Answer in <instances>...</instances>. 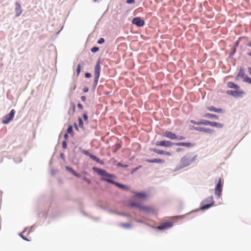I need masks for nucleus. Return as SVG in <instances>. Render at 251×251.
<instances>
[{"label":"nucleus","instance_id":"nucleus-1","mask_svg":"<svg viewBox=\"0 0 251 251\" xmlns=\"http://www.w3.org/2000/svg\"><path fill=\"white\" fill-rule=\"evenodd\" d=\"M92 169L95 172L97 173L99 175L103 176L100 178V180L102 181L107 182L106 180H113V179L115 178V176L114 175L108 173L102 169L96 167H93Z\"/></svg>","mask_w":251,"mask_h":251},{"label":"nucleus","instance_id":"nucleus-2","mask_svg":"<svg viewBox=\"0 0 251 251\" xmlns=\"http://www.w3.org/2000/svg\"><path fill=\"white\" fill-rule=\"evenodd\" d=\"M195 159V157L191 153H188L184 156L180 160V165L184 168L190 165Z\"/></svg>","mask_w":251,"mask_h":251},{"label":"nucleus","instance_id":"nucleus-3","mask_svg":"<svg viewBox=\"0 0 251 251\" xmlns=\"http://www.w3.org/2000/svg\"><path fill=\"white\" fill-rule=\"evenodd\" d=\"M100 59H99L98 61L97 62V63L96 64L95 67V80L94 82V85L95 87H96L98 82V80L100 77Z\"/></svg>","mask_w":251,"mask_h":251},{"label":"nucleus","instance_id":"nucleus-4","mask_svg":"<svg viewBox=\"0 0 251 251\" xmlns=\"http://www.w3.org/2000/svg\"><path fill=\"white\" fill-rule=\"evenodd\" d=\"M213 198L210 196L207 198L202 203L201 209L204 210L209 208L214 204Z\"/></svg>","mask_w":251,"mask_h":251},{"label":"nucleus","instance_id":"nucleus-5","mask_svg":"<svg viewBox=\"0 0 251 251\" xmlns=\"http://www.w3.org/2000/svg\"><path fill=\"white\" fill-rule=\"evenodd\" d=\"M15 114V110L12 109L9 113L4 116L2 119V123L4 124H8L13 119L14 115Z\"/></svg>","mask_w":251,"mask_h":251},{"label":"nucleus","instance_id":"nucleus-6","mask_svg":"<svg viewBox=\"0 0 251 251\" xmlns=\"http://www.w3.org/2000/svg\"><path fill=\"white\" fill-rule=\"evenodd\" d=\"M129 204L131 206H136L140 208V209L142 210L145 212H150L152 211V209L151 207L143 206L141 205L140 203L134 201H130Z\"/></svg>","mask_w":251,"mask_h":251},{"label":"nucleus","instance_id":"nucleus-7","mask_svg":"<svg viewBox=\"0 0 251 251\" xmlns=\"http://www.w3.org/2000/svg\"><path fill=\"white\" fill-rule=\"evenodd\" d=\"M222 188L223 185L222 184L221 179L219 178L215 189V194L218 198H219L221 195Z\"/></svg>","mask_w":251,"mask_h":251},{"label":"nucleus","instance_id":"nucleus-8","mask_svg":"<svg viewBox=\"0 0 251 251\" xmlns=\"http://www.w3.org/2000/svg\"><path fill=\"white\" fill-rule=\"evenodd\" d=\"M175 143L169 141H157L156 142L155 145L157 146H162V147H171L172 146H173Z\"/></svg>","mask_w":251,"mask_h":251},{"label":"nucleus","instance_id":"nucleus-9","mask_svg":"<svg viewBox=\"0 0 251 251\" xmlns=\"http://www.w3.org/2000/svg\"><path fill=\"white\" fill-rule=\"evenodd\" d=\"M132 23L137 26H143L145 25V22L140 17H136L133 19Z\"/></svg>","mask_w":251,"mask_h":251},{"label":"nucleus","instance_id":"nucleus-10","mask_svg":"<svg viewBox=\"0 0 251 251\" xmlns=\"http://www.w3.org/2000/svg\"><path fill=\"white\" fill-rule=\"evenodd\" d=\"M227 93L228 94H229L234 97H242L245 94L244 91L239 90H229L228 91Z\"/></svg>","mask_w":251,"mask_h":251},{"label":"nucleus","instance_id":"nucleus-11","mask_svg":"<svg viewBox=\"0 0 251 251\" xmlns=\"http://www.w3.org/2000/svg\"><path fill=\"white\" fill-rule=\"evenodd\" d=\"M173 226V223L171 222H167L163 223L162 225L159 226L157 228L159 230H163L168 228L171 227Z\"/></svg>","mask_w":251,"mask_h":251},{"label":"nucleus","instance_id":"nucleus-12","mask_svg":"<svg viewBox=\"0 0 251 251\" xmlns=\"http://www.w3.org/2000/svg\"><path fill=\"white\" fill-rule=\"evenodd\" d=\"M151 151H153L154 152L158 154H164L167 156H171L172 155V153L170 152L164 151L163 150H157L156 149H151Z\"/></svg>","mask_w":251,"mask_h":251},{"label":"nucleus","instance_id":"nucleus-13","mask_svg":"<svg viewBox=\"0 0 251 251\" xmlns=\"http://www.w3.org/2000/svg\"><path fill=\"white\" fill-rule=\"evenodd\" d=\"M163 136L171 139H176L177 138V136L175 134L168 131L164 133Z\"/></svg>","mask_w":251,"mask_h":251},{"label":"nucleus","instance_id":"nucleus-14","mask_svg":"<svg viewBox=\"0 0 251 251\" xmlns=\"http://www.w3.org/2000/svg\"><path fill=\"white\" fill-rule=\"evenodd\" d=\"M106 180L108 182L115 184V185L119 187V188H121L122 189H127V186L126 185H124L120 184L118 182H115L113 180L107 179Z\"/></svg>","mask_w":251,"mask_h":251},{"label":"nucleus","instance_id":"nucleus-15","mask_svg":"<svg viewBox=\"0 0 251 251\" xmlns=\"http://www.w3.org/2000/svg\"><path fill=\"white\" fill-rule=\"evenodd\" d=\"M15 13L16 16L18 17L21 15L22 13V10L21 8V6L19 3H16V8H15Z\"/></svg>","mask_w":251,"mask_h":251},{"label":"nucleus","instance_id":"nucleus-16","mask_svg":"<svg viewBox=\"0 0 251 251\" xmlns=\"http://www.w3.org/2000/svg\"><path fill=\"white\" fill-rule=\"evenodd\" d=\"M146 161L149 163H164L165 160L161 159H147Z\"/></svg>","mask_w":251,"mask_h":251},{"label":"nucleus","instance_id":"nucleus-17","mask_svg":"<svg viewBox=\"0 0 251 251\" xmlns=\"http://www.w3.org/2000/svg\"><path fill=\"white\" fill-rule=\"evenodd\" d=\"M135 196L137 198L144 200L147 198V195L145 193H138V192H134Z\"/></svg>","mask_w":251,"mask_h":251},{"label":"nucleus","instance_id":"nucleus-18","mask_svg":"<svg viewBox=\"0 0 251 251\" xmlns=\"http://www.w3.org/2000/svg\"><path fill=\"white\" fill-rule=\"evenodd\" d=\"M175 145H176V146H184V147H188V148H189V147H191L192 146V143H186V142L176 143H175Z\"/></svg>","mask_w":251,"mask_h":251},{"label":"nucleus","instance_id":"nucleus-19","mask_svg":"<svg viewBox=\"0 0 251 251\" xmlns=\"http://www.w3.org/2000/svg\"><path fill=\"white\" fill-rule=\"evenodd\" d=\"M197 130L200 131H203L209 133H211L213 132V130H212V129L205 127H199L197 128Z\"/></svg>","mask_w":251,"mask_h":251},{"label":"nucleus","instance_id":"nucleus-20","mask_svg":"<svg viewBox=\"0 0 251 251\" xmlns=\"http://www.w3.org/2000/svg\"><path fill=\"white\" fill-rule=\"evenodd\" d=\"M210 126H214L218 128H222L224 126L223 124L215 122H210Z\"/></svg>","mask_w":251,"mask_h":251},{"label":"nucleus","instance_id":"nucleus-21","mask_svg":"<svg viewBox=\"0 0 251 251\" xmlns=\"http://www.w3.org/2000/svg\"><path fill=\"white\" fill-rule=\"evenodd\" d=\"M245 75H245L244 69H240V71L238 73L237 75L236 76V79H238L239 78H244V77Z\"/></svg>","mask_w":251,"mask_h":251},{"label":"nucleus","instance_id":"nucleus-22","mask_svg":"<svg viewBox=\"0 0 251 251\" xmlns=\"http://www.w3.org/2000/svg\"><path fill=\"white\" fill-rule=\"evenodd\" d=\"M207 109L211 111H214L215 112L221 113L222 112V109L220 108H217L213 106H210L207 107Z\"/></svg>","mask_w":251,"mask_h":251},{"label":"nucleus","instance_id":"nucleus-23","mask_svg":"<svg viewBox=\"0 0 251 251\" xmlns=\"http://www.w3.org/2000/svg\"><path fill=\"white\" fill-rule=\"evenodd\" d=\"M89 157L92 159H93V160L95 161L96 162H97L98 163H99L101 164H102L103 163V161L100 160L98 157H97V156H95L94 155L90 154V155H89Z\"/></svg>","mask_w":251,"mask_h":251},{"label":"nucleus","instance_id":"nucleus-24","mask_svg":"<svg viewBox=\"0 0 251 251\" xmlns=\"http://www.w3.org/2000/svg\"><path fill=\"white\" fill-rule=\"evenodd\" d=\"M89 157L92 159H93V160L95 161L96 162H97L98 163H99L101 164H102L103 163V161L100 160L98 157H97V156H95L94 155L90 154V155H89Z\"/></svg>","mask_w":251,"mask_h":251},{"label":"nucleus","instance_id":"nucleus-25","mask_svg":"<svg viewBox=\"0 0 251 251\" xmlns=\"http://www.w3.org/2000/svg\"><path fill=\"white\" fill-rule=\"evenodd\" d=\"M227 85L228 87L229 88H233V89H237L239 88V87L237 85L235 84V83H234L232 82H228L227 83Z\"/></svg>","mask_w":251,"mask_h":251},{"label":"nucleus","instance_id":"nucleus-26","mask_svg":"<svg viewBox=\"0 0 251 251\" xmlns=\"http://www.w3.org/2000/svg\"><path fill=\"white\" fill-rule=\"evenodd\" d=\"M204 116L205 117H208L209 118L215 119H217V120H218L219 119V117L217 115L210 114V113H206Z\"/></svg>","mask_w":251,"mask_h":251},{"label":"nucleus","instance_id":"nucleus-27","mask_svg":"<svg viewBox=\"0 0 251 251\" xmlns=\"http://www.w3.org/2000/svg\"><path fill=\"white\" fill-rule=\"evenodd\" d=\"M210 121L207 120H201L197 123V125H209L210 126Z\"/></svg>","mask_w":251,"mask_h":251},{"label":"nucleus","instance_id":"nucleus-28","mask_svg":"<svg viewBox=\"0 0 251 251\" xmlns=\"http://www.w3.org/2000/svg\"><path fill=\"white\" fill-rule=\"evenodd\" d=\"M244 80L251 84V78L249 77L247 75H245L244 78Z\"/></svg>","mask_w":251,"mask_h":251},{"label":"nucleus","instance_id":"nucleus-29","mask_svg":"<svg viewBox=\"0 0 251 251\" xmlns=\"http://www.w3.org/2000/svg\"><path fill=\"white\" fill-rule=\"evenodd\" d=\"M66 169L67 170H68L69 172L72 173L73 175L75 174V172L72 168H70L69 167L67 166L66 167Z\"/></svg>","mask_w":251,"mask_h":251},{"label":"nucleus","instance_id":"nucleus-30","mask_svg":"<svg viewBox=\"0 0 251 251\" xmlns=\"http://www.w3.org/2000/svg\"><path fill=\"white\" fill-rule=\"evenodd\" d=\"M81 65L80 64H78V65L77 66V69H76L77 75H78L79 74H80V71H81Z\"/></svg>","mask_w":251,"mask_h":251},{"label":"nucleus","instance_id":"nucleus-31","mask_svg":"<svg viewBox=\"0 0 251 251\" xmlns=\"http://www.w3.org/2000/svg\"><path fill=\"white\" fill-rule=\"evenodd\" d=\"M73 132V127L72 126H70L67 129V133L71 134Z\"/></svg>","mask_w":251,"mask_h":251},{"label":"nucleus","instance_id":"nucleus-32","mask_svg":"<svg viewBox=\"0 0 251 251\" xmlns=\"http://www.w3.org/2000/svg\"><path fill=\"white\" fill-rule=\"evenodd\" d=\"M79 126L80 127H83V123L81 118H79L78 119Z\"/></svg>","mask_w":251,"mask_h":251},{"label":"nucleus","instance_id":"nucleus-33","mask_svg":"<svg viewBox=\"0 0 251 251\" xmlns=\"http://www.w3.org/2000/svg\"><path fill=\"white\" fill-rule=\"evenodd\" d=\"M99 50V48L98 47H95L92 48L91 49V50L92 52H96L97 51H98Z\"/></svg>","mask_w":251,"mask_h":251},{"label":"nucleus","instance_id":"nucleus-34","mask_svg":"<svg viewBox=\"0 0 251 251\" xmlns=\"http://www.w3.org/2000/svg\"><path fill=\"white\" fill-rule=\"evenodd\" d=\"M83 117L84 121L88 123V116L87 113H84Z\"/></svg>","mask_w":251,"mask_h":251},{"label":"nucleus","instance_id":"nucleus-35","mask_svg":"<svg viewBox=\"0 0 251 251\" xmlns=\"http://www.w3.org/2000/svg\"><path fill=\"white\" fill-rule=\"evenodd\" d=\"M104 42V39L103 38H101L98 40V43L99 44H102Z\"/></svg>","mask_w":251,"mask_h":251},{"label":"nucleus","instance_id":"nucleus-36","mask_svg":"<svg viewBox=\"0 0 251 251\" xmlns=\"http://www.w3.org/2000/svg\"><path fill=\"white\" fill-rule=\"evenodd\" d=\"M82 152L83 153H84V154H85V155H87V156H89V155H90V153L88 151H86V150H83V151H82Z\"/></svg>","mask_w":251,"mask_h":251},{"label":"nucleus","instance_id":"nucleus-37","mask_svg":"<svg viewBox=\"0 0 251 251\" xmlns=\"http://www.w3.org/2000/svg\"><path fill=\"white\" fill-rule=\"evenodd\" d=\"M126 3H128V4L134 3H135V0H127Z\"/></svg>","mask_w":251,"mask_h":251},{"label":"nucleus","instance_id":"nucleus-38","mask_svg":"<svg viewBox=\"0 0 251 251\" xmlns=\"http://www.w3.org/2000/svg\"><path fill=\"white\" fill-rule=\"evenodd\" d=\"M85 76L87 78H89L91 76V74H90L89 73H86L85 74Z\"/></svg>","mask_w":251,"mask_h":251},{"label":"nucleus","instance_id":"nucleus-39","mask_svg":"<svg viewBox=\"0 0 251 251\" xmlns=\"http://www.w3.org/2000/svg\"><path fill=\"white\" fill-rule=\"evenodd\" d=\"M62 147L64 149H66L67 147V143L66 141H64L62 144Z\"/></svg>","mask_w":251,"mask_h":251},{"label":"nucleus","instance_id":"nucleus-40","mask_svg":"<svg viewBox=\"0 0 251 251\" xmlns=\"http://www.w3.org/2000/svg\"><path fill=\"white\" fill-rule=\"evenodd\" d=\"M178 140H183L185 139V137L182 136H179L178 137L177 136V138Z\"/></svg>","mask_w":251,"mask_h":251},{"label":"nucleus","instance_id":"nucleus-41","mask_svg":"<svg viewBox=\"0 0 251 251\" xmlns=\"http://www.w3.org/2000/svg\"><path fill=\"white\" fill-rule=\"evenodd\" d=\"M118 166H120V167H125V168L127 167V166L126 165H122V163H118Z\"/></svg>","mask_w":251,"mask_h":251},{"label":"nucleus","instance_id":"nucleus-42","mask_svg":"<svg viewBox=\"0 0 251 251\" xmlns=\"http://www.w3.org/2000/svg\"><path fill=\"white\" fill-rule=\"evenodd\" d=\"M77 107L79 108V109H82L83 108V106H82V105L80 103H78L77 104Z\"/></svg>","mask_w":251,"mask_h":251},{"label":"nucleus","instance_id":"nucleus-43","mask_svg":"<svg viewBox=\"0 0 251 251\" xmlns=\"http://www.w3.org/2000/svg\"><path fill=\"white\" fill-rule=\"evenodd\" d=\"M81 99L82 101H85L86 100V97L85 96H83L81 97Z\"/></svg>","mask_w":251,"mask_h":251},{"label":"nucleus","instance_id":"nucleus-44","mask_svg":"<svg viewBox=\"0 0 251 251\" xmlns=\"http://www.w3.org/2000/svg\"><path fill=\"white\" fill-rule=\"evenodd\" d=\"M123 226L126 227H130V225L129 224H124Z\"/></svg>","mask_w":251,"mask_h":251},{"label":"nucleus","instance_id":"nucleus-45","mask_svg":"<svg viewBox=\"0 0 251 251\" xmlns=\"http://www.w3.org/2000/svg\"><path fill=\"white\" fill-rule=\"evenodd\" d=\"M88 87H85L83 89V92H87L88 91Z\"/></svg>","mask_w":251,"mask_h":251},{"label":"nucleus","instance_id":"nucleus-46","mask_svg":"<svg viewBox=\"0 0 251 251\" xmlns=\"http://www.w3.org/2000/svg\"><path fill=\"white\" fill-rule=\"evenodd\" d=\"M73 175H74L75 176L78 177H80V175L79 174L76 173V172H75V174H74Z\"/></svg>","mask_w":251,"mask_h":251},{"label":"nucleus","instance_id":"nucleus-47","mask_svg":"<svg viewBox=\"0 0 251 251\" xmlns=\"http://www.w3.org/2000/svg\"><path fill=\"white\" fill-rule=\"evenodd\" d=\"M248 70H249V72L250 75H251V67H249L248 68Z\"/></svg>","mask_w":251,"mask_h":251},{"label":"nucleus","instance_id":"nucleus-48","mask_svg":"<svg viewBox=\"0 0 251 251\" xmlns=\"http://www.w3.org/2000/svg\"><path fill=\"white\" fill-rule=\"evenodd\" d=\"M182 150V149L181 148H178V149H176V151L177 152L180 151H181Z\"/></svg>","mask_w":251,"mask_h":251},{"label":"nucleus","instance_id":"nucleus-49","mask_svg":"<svg viewBox=\"0 0 251 251\" xmlns=\"http://www.w3.org/2000/svg\"><path fill=\"white\" fill-rule=\"evenodd\" d=\"M247 46L248 47H251V42H250L248 43Z\"/></svg>","mask_w":251,"mask_h":251},{"label":"nucleus","instance_id":"nucleus-50","mask_svg":"<svg viewBox=\"0 0 251 251\" xmlns=\"http://www.w3.org/2000/svg\"><path fill=\"white\" fill-rule=\"evenodd\" d=\"M64 137L66 139L68 137V133H66L65 135H64Z\"/></svg>","mask_w":251,"mask_h":251},{"label":"nucleus","instance_id":"nucleus-51","mask_svg":"<svg viewBox=\"0 0 251 251\" xmlns=\"http://www.w3.org/2000/svg\"><path fill=\"white\" fill-rule=\"evenodd\" d=\"M85 180L87 181V182L88 183H90V180L89 179H85Z\"/></svg>","mask_w":251,"mask_h":251},{"label":"nucleus","instance_id":"nucleus-52","mask_svg":"<svg viewBox=\"0 0 251 251\" xmlns=\"http://www.w3.org/2000/svg\"><path fill=\"white\" fill-rule=\"evenodd\" d=\"M248 55L249 56H251V52H249V53H248Z\"/></svg>","mask_w":251,"mask_h":251}]
</instances>
